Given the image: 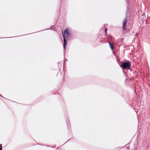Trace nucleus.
<instances>
[{"instance_id": "nucleus-2", "label": "nucleus", "mask_w": 150, "mask_h": 150, "mask_svg": "<svg viewBox=\"0 0 150 150\" xmlns=\"http://www.w3.org/2000/svg\"><path fill=\"white\" fill-rule=\"evenodd\" d=\"M127 22L126 18L124 19L122 24V28L124 30H125L126 29V25Z\"/></svg>"}, {"instance_id": "nucleus-7", "label": "nucleus", "mask_w": 150, "mask_h": 150, "mask_svg": "<svg viewBox=\"0 0 150 150\" xmlns=\"http://www.w3.org/2000/svg\"><path fill=\"white\" fill-rule=\"evenodd\" d=\"M2 145L1 144H0V150H2Z\"/></svg>"}, {"instance_id": "nucleus-5", "label": "nucleus", "mask_w": 150, "mask_h": 150, "mask_svg": "<svg viewBox=\"0 0 150 150\" xmlns=\"http://www.w3.org/2000/svg\"><path fill=\"white\" fill-rule=\"evenodd\" d=\"M108 43L110 48L112 50H113V45H112L110 41Z\"/></svg>"}, {"instance_id": "nucleus-6", "label": "nucleus", "mask_w": 150, "mask_h": 150, "mask_svg": "<svg viewBox=\"0 0 150 150\" xmlns=\"http://www.w3.org/2000/svg\"><path fill=\"white\" fill-rule=\"evenodd\" d=\"M127 4H128L129 2V0H126Z\"/></svg>"}, {"instance_id": "nucleus-3", "label": "nucleus", "mask_w": 150, "mask_h": 150, "mask_svg": "<svg viewBox=\"0 0 150 150\" xmlns=\"http://www.w3.org/2000/svg\"><path fill=\"white\" fill-rule=\"evenodd\" d=\"M69 35V31L68 29H65L64 32L63 34H62V35H64L65 38H67V36Z\"/></svg>"}, {"instance_id": "nucleus-8", "label": "nucleus", "mask_w": 150, "mask_h": 150, "mask_svg": "<svg viewBox=\"0 0 150 150\" xmlns=\"http://www.w3.org/2000/svg\"><path fill=\"white\" fill-rule=\"evenodd\" d=\"M107 28H105V32L106 34L107 33Z\"/></svg>"}, {"instance_id": "nucleus-4", "label": "nucleus", "mask_w": 150, "mask_h": 150, "mask_svg": "<svg viewBox=\"0 0 150 150\" xmlns=\"http://www.w3.org/2000/svg\"><path fill=\"white\" fill-rule=\"evenodd\" d=\"M63 40H64V45H63V47L64 50H65L66 49V45L67 44V41H66V39L65 38L64 36V35H63Z\"/></svg>"}, {"instance_id": "nucleus-1", "label": "nucleus", "mask_w": 150, "mask_h": 150, "mask_svg": "<svg viewBox=\"0 0 150 150\" xmlns=\"http://www.w3.org/2000/svg\"><path fill=\"white\" fill-rule=\"evenodd\" d=\"M131 63L129 61L123 62L122 65L120 67L124 69H126L127 70L130 69V68Z\"/></svg>"}]
</instances>
